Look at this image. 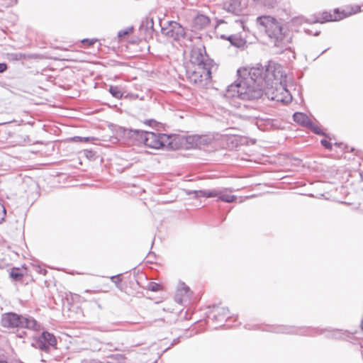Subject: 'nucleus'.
Segmentation results:
<instances>
[{"label":"nucleus","instance_id":"1","mask_svg":"<svg viewBox=\"0 0 363 363\" xmlns=\"http://www.w3.org/2000/svg\"><path fill=\"white\" fill-rule=\"evenodd\" d=\"M238 78L228 86L225 96L242 100H257L263 95V67H242L237 70Z\"/></svg>","mask_w":363,"mask_h":363},{"label":"nucleus","instance_id":"2","mask_svg":"<svg viewBox=\"0 0 363 363\" xmlns=\"http://www.w3.org/2000/svg\"><path fill=\"white\" fill-rule=\"evenodd\" d=\"M257 22L262 26L268 37L273 40L275 46H283L290 43L288 27L281 20L270 16H263L257 18Z\"/></svg>","mask_w":363,"mask_h":363},{"label":"nucleus","instance_id":"3","mask_svg":"<svg viewBox=\"0 0 363 363\" xmlns=\"http://www.w3.org/2000/svg\"><path fill=\"white\" fill-rule=\"evenodd\" d=\"M274 333L283 334H296L303 335H324L327 338L340 339L345 333L354 334L355 332L343 331L339 329H333L331 328H296L288 325H277L273 328Z\"/></svg>","mask_w":363,"mask_h":363},{"label":"nucleus","instance_id":"4","mask_svg":"<svg viewBox=\"0 0 363 363\" xmlns=\"http://www.w3.org/2000/svg\"><path fill=\"white\" fill-rule=\"evenodd\" d=\"M1 325L9 329L26 328L35 332L43 329V326L34 318L23 315L13 312L5 313L1 315Z\"/></svg>","mask_w":363,"mask_h":363},{"label":"nucleus","instance_id":"5","mask_svg":"<svg viewBox=\"0 0 363 363\" xmlns=\"http://www.w3.org/2000/svg\"><path fill=\"white\" fill-rule=\"evenodd\" d=\"M175 139V135L146 131L143 144L152 149H174L177 147L176 143H174Z\"/></svg>","mask_w":363,"mask_h":363},{"label":"nucleus","instance_id":"6","mask_svg":"<svg viewBox=\"0 0 363 363\" xmlns=\"http://www.w3.org/2000/svg\"><path fill=\"white\" fill-rule=\"evenodd\" d=\"M263 79L267 85L281 84L286 75L284 74L282 67L274 61H269L264 65Z\"/></svg>","mask_w":363,"mask_h":363},{"label":"nucleus","instance_id":"7","mask_svg":"<svg viewBox=\"0 0 363 363\" xmlns=\"http://www.w3.org/2000/svg\"><path fill=\"white\" fill-rule=\"evenodd\" d=\"M57 344V338L52 333L43 330L40 335L33 337L32 346L48 353L51 349H56Z\"/></svg>","mask_w":363,"mask_h":363},{"label":"nucleus","instance_id":"8","mask_svg":"<svg viewBox=\"0 0 363 363\" xmlns=\"http://www.w3.org/2000/svg\"><path fill=\"white\" fill-rule=\"evenodd\" d=\"M227 189H211V190H195L189 192V194H194L196 198L206 197L213 198L218 197V201L226 203H232L237 199L236 196L227 194Z\"/></svg>","mask_w":363,"mask_h":363},{"label":"nucleus","instance_id":"9","mask_svg":"<svg viewBox=\"0 0 363 363\" xmlns=\"http://www.w3.org/2000/svg\"><path fill=\"white\" fill-rule=\"evenodd\" d=\"M161 31L164 35L175 41L184 39L186 35L185 28L174 21H167L164 26H162Z\"/></svg>","mask_w":363,"mask_h":363},{"label":"nucleus","instance_id":"10","mask_svg":"<svg viewBox=\"0 0 363 363\" xmlns=\"http://www.w3.org/2000/svg\"><path fill=\"white\" fill-rule=\"evenodd\" d=\"M210 63H205L202 65L194 67L190 78L194 83L201 82L203 79L207 80L211 77V67Z\"/></svg>","mask_w":363,"mask_h":363},{"label":"nucleus","instance_id":"11","mask_svg":"<svg viewBox=\"0 0 363 363\" xmlns=\"http://www.w3.org/2000/svg\"><path fill=\"white\" fill-rule=\"evenodd\" d=\"M192 291L184 282H180L178 285L174 300L177 303L185 306L189 303Z\"/></svg>","mask_w":363,"mask_h":363},{"label":"nucleus","instance_id":"12","mask_svg":"<svg viewBox=\"0 0 363 363\" xmlns=\"http://www.w3.org/2000/svg\"><path fill=\"white\" fill-rule=\"evenodd\" d=\"M123 137L130 140L131 143H143L146 131L137 129H129L121 128L120 130Z\"/></svg>","mask_w":363,"mask_h":363},{"label":"nucleus","instance_id":"13","mask_svg":"<svg viewBox=\"0 0 363 363\" xmlns=\"http://www.w3.org/2000/svg\"><path fill=\"white\" fill-rule=\"evenodd\" d=\"M347 16V13H345V11H340L338 9L333 11V13L325 11L322 14L316 17L314 22L323 23L329 21H340Z\"/></svg>","mask_w":363,"mask_h":363},{"label":"nucleus","instance_id":"14","mask_svg":"<svg viewBox=\"0 0 363 363\" xmlns=\"http://www.w3.org/2000/svg\"><path fill=\"white\" fill-rule=\"evenodd\" d=\"M229 310L228 308L222 306H213L208 318L212 319L215 323H223L225 320H228L230 317L228 316Z\"/></svg>","mask_w":363,"mask_h":363},{"label":"nucleus","instance_id":"15","mask_svg":"<svg viewBox=\"0 0 363 363\" xmlns=\"http://www.w3.org/2000/svg\"><path fill=\"white\" fill-rule=\"evenodd\" d=\"M191 62L194 65V67L202 65L205 63L211 62L208 59V55H206L204 48L194 50L191 54Z\"/></svg>","mask_w":363,"mask_h":363},{"label":"nucleus","instance_id":"16","mask_svg":"<svg viewBox=\"0 0 363 363\" xmlns=\"http://www.w3.org/2000/svg\"><path fill=\"white\" fill-rule=\"evenodd\" d=\"M220 38V39L229 41L231 45L238 48L244 49L246 46L247 40L240 34H233L230 35L222 34Z\"/></svg>","mask_w":363,"mask_h":363},{"label":"nucleus","instance_id":"17","mask_svg":"<svg viewBox=\"0 0 363 363\" xmlns=\"http://www.w3.org/2000/svg\"><path fill=\"white\" fill-rule=\"evenodd\" d=\"M208 16L198 13L192 20L191 28L194 30H201L206 28L210 23Z\"/></svg>","mask_w":363,"mask_h":363},{"label":"nucleus","instance_id":"18","mask_svg":"<svg viewBox=\"0 0 363 363\" xmlns=\"http://www.w3.org/2000/svg\"><path fill=\"white\" fill-rule=\"evenodd\" d=\"M186 141L189 144L192 145L198 148H201L202 146L209 144L211 141V138L206 135H192L189 136L186 138Z\"/></svg>","mask_w":363,"mask_h":363},{"label":"nucleus","instance_id":"19","mask_svg":"<svg viewBox=\"0 0 363 363\" xmlns=\"http://www.w3.org/2000/svg\"><path fill=\"white\" fill-rule=\"evenodd\" d=\"M225 9L235 15H240L242 11L240 0H230L224 4Z\"/></svg>","mask_w":363,"mask_h":363},{"label":"nucleus","instance_id":"20","mask_svg":"<svg viewBox=\"0 0 363 363\" xmlns=\"http://www.w3.org/2000/svg\"><path fill=\"white\" fill-rule=\"evenodd\" d=\"M33 55L22 52H11L6 54V59L9 61H21L33 58Z\"/></svg>","mask_w":363,"mask_h":363},{"label":"nucleus","instance_id":"21","mask_svg":"<svg viewBox=\"0 0 363 363\" xmlns=\"http://www.w3.org/2000/svg\"><path fill=\"white\" fill-rule=\"evenodd\" d=\"M293 119L296 123H299L305 127H307L311 121L310 118L306 113L301 112L294 113L293 115Z\"/></svg>","mask_w":363,"mask_h":363},{"label":"nucleus","instance_id":"22","mask_svg":"<svg viewBox=\"0 0 363 363\" xmlns=\"http://www.w3.org/2000/svg\"><path fill=\"white\" fill-rule=\"evenodd\" d=\"M244 108H245V111L239 113L240 118L248 121L257 118V116H256V109L250 108L245 105L244 106Z\"/></svg>","mask_w":363,"mask_h":363},{"label":"nucleus","instance_id":"23","mask_svg":"<svg viewBox=\"0 0 363 363\" xmlns=\"http://www.w3.org/2000/svg\"><path fill=\"white\" fill-rule=\"evenodd\" d=\"M23 273L20 268L13 267L9 272L10 277L15 281H18L23 277Z\"/></svg>","mask_w":363,"mask_h":363},{"label":"nucleus","instance_id":"24","mask_svg":"<svg viewBox=\"0 0 363 363\" xmlns=\"http://www.w3.org/2000/svg\"><path fill=\"white\" fill-rule=\"evenodd\" d=\"M307 128L318 135H326V134L321 130V128L315 125L312 121L308 125Z\"/></svg>","mask_w":363,"mask_h":363},{"label":"nucleus","instance_id":"25","mask_svg":"<svg viewBox=\"0 0 363 363\" xmlns=\"http://www.w3.org/2000/svg\"><path fill=\"white\" fill-rule=\"evenodd\" d=\"M307 128L318 135H326V134L321 130V128L315 125L312 121L308 125Z\"/></svg>","mask_w":363,"mask_h":363},{"label":"nucleus","instance_id":"26","mask_svg":"<svg viewBox=\"0 0 363 363\" xmlns=\"http://www.w3.org/2000/svg\"><path fill=\"white\" fill-rule=\"evenodd\" d=\"M109 92L113 97L116 99H121L123 95L120 88L116 86H110Z\"/></svg>","mask_w":363,"mask_h":363},{"label":"nucleus","instance_id":"27","mask_svg":"<svg viewBox=\"0 0 363 363\" xmlns=\"http://www.w3.org/2000/svg\"><path fill=\"white\" fill-rule=\"evenodd\" d=\"M134 30L133 26L127 27L123 30H121L118 32V38L120 39L124 38L129 34H130Z\"/></svg>","mask_w":363,"mask_h":363},{"label":"nucleus","instance_id":"28","mask_svg":"<svg viewBox=\"0 0 363 363\" xmlns=\"http://www.w3.org/2000/svg\"><path fill=\"white\" fill-rule=\"evenodd\" d=\"M161 289V286L159 284L153 281H150L147 284V289L151 291H158Z\"/></svg>","mask_w":363,"mask_h":363},{"label":"nucleus","instance_id":"29","mask_svg":"<svg viewBox=\"0 0 363 363\" xmlns=\"http://www.w3.org/2000/svg\"><path fill=\"white\" fill-rule=\"evenodd\" d=\"M110 279H111V281L116 284L117 288H118V289L121 288L120 283L122 281L121 274H117V275L112 276L110 277Z\"/></svg>","mask_w":363,"mask_h":363},{"label":"nucleus","instance_id":"30","mask_svg":"<svg viewBox=\"0 0 363 363\" xmlns=\"http://www.w3.org/2000/svg\"><path fill=\"white\" fill-rule=\"evenodd\" d=\"M253 1L267 7L273 6V0H253Z\"/></svg>","mask_w":363,"mask_h":363},{"label":"nucleus","instance_id":"31","mask_svg":"<svg viewBox=\"0 0 363 363\" xmlns=\"http://www.w3.org/2000/svg\"><path fill=\"white\" fill-rule=\"evenodd\" d=\"M96 41H97V40L95 38H93V39L84 38V39L82 40L81 42L83 45H86L87 47H90V46L93 45Z\"/></svg>","mask_w":363,"mask_h":363},{"label":"nucleus","instance_id":"32","mask_svg":"<svg viewBox=\"0 0 363 363\" xmlns=\"http://www.w3.org/2000/svg\"><path fill=\"white\" fill-rule=\"evenodd\" d=\"M6 211L4 205L0 203V223H1L6 217Z\"/></svg>","mask_w":363,"mask_h":363},{"label":"nucleus","instance_id":"33","mask_svg":"<svg viewBox=\"0 0 363 363\" xmlns=\"http://www.w3.org/2000/svg\"><path fill=\"white\" fill-rule=\"evenodd\" d=\"M320 143L321 145L326 149L328 150H331L332 149V144L328 141L327 140L325 139H322L320 140Z\"/></svg>","mask_w":363,"mask_h":363},{"label":"nucleus","instance_id":"34","mask_svg":"<svg viewBox=\"0 0 363 363\" xmlns=\"http://www.w3.org/2000/svg\"><path fill=\"white\" fill-rule=\"evenodd\" d=\"M153 26H154V23H153V20L152 18L146 20L145 26L147 28H150L152 30H154Z\"/></svg>","mask_w":363,"mask_h":363},{"label":"nucleus","instance_id":"35","mask_svg":"<svg viewBox=\"0 0 363 363\" xmlns=\"http://www.w3.org/2000/svg\"><path fill=\"white\" fill-rule=\"evenodd\" d=\"M84 155L87 158L91 159L95 156V152L92 150H84Z\"/></svg>","mask_w":363,"mask_h":363},{"label":"nucleus","instance_id":"36","mask_svg":"<svg viewBox=\"0 0 363 363\" xmlns=\"http://www.w3.org/2000/svg\"><path fill=\"white\" fill-rule=\"evenodd\" d=\"M236 23H239V25L242 27L243 30H246V26L245 24V21L242 18H238L235 21Z\"/></svg>","mask_w":363,"mask_h":363},{"label":"nucleus","instance_id":"37","mask_svg":"<svg viewBox=\"0 0 363 363\" xmlns=\"http://www.w3.org/2000/svg\"><path fill=\"white\" fill-rule=\"evenodd\" d=\"M8 69V65L5 62H0V74L4 73Z\"/></svg>","mask_w":363,"mask_h":363},{"label":"nucleus","instance_id":"38","mask_svg":"<svg viewBox=\"0 0 363 363\" xmlns=\"http://www.w3.org/2000/svg\"><path fill=\"white\" fill-rule=\"evenodd\" d=\"M74 140L75 141H80V142H82V141H84V142H89V141L90 140V138H89V137H84V138H83V137L76 136V137H74Z\"/></svg>","mask_w":363,"mask_h":363},{"label":"nucleus","instance_id":"39","mask_svg":"<svg viewBox=\"0 0 363 363\" xmlns=\"http://www.w3.org/2000/svg\"><path fill=\"white\" fill-rule=\"evenodd\" d=\"M36 272L38 273L43 274V275H45L47 274V272H48V271L45 268H43V267H42L40 266H37L36 267Z\"/></svg>","mask_w":363,"mask_h":363},{"label":"nucleus","instance_id":"40","mask_svg":"<svg viewBox=\"0 0 363 363\" xmlns=\"http://www.w3.org/2000/svg\"><path fill=\"white\" fill-rule=\"evenodd\" d=\"M361 8H362V6H357L355 7V10H354L352 11L347 12V13L345 11V13H347V16H348L351 15L352 13H356L359 12L361 11Z\"/></svg>","mask_w":363,"mask_h":363},{"label":"nucleus","instance_id":"41","mask_svg":"<svg viewBox=\"0 0 363 363\" xmlns=\"http://www.w3.org/2000/svg\"><path fill=\"white\" fill-rule=\"evenodd\" d=\"M85 363H111L110 362H102L99 360H97V359H91V360H89Z\"/></svg>","mask_w":363,"mask_h":363},{"label":"nucleus","instance_id":"42","mask_svg":"<svg viewBox=\"0 0 363 363\" xmlns=\"http://www.w3.org/2000/svg\"><path fill=\"white\" fill-rule=\"evenodd\" d=\"M225 23V21L223 19H219L217 21V26L220 25V23Z\"/></svg>","mask_w":363,"mask_h":363},{"label":"nucleus","instance_id":"43","mask_svg":"<svg viewBox=\"0 0 363 363\" xmlns=\"http://www.w3.org/2000/svg\"><path fill=\"white\" fill-rule=\"evenodd\" d=\"M147 122L150 125H151L152 123H155V121L154 120H150Z\"/></svg>","mask_w":363,"mask_h":363},{"label":"nucleus","instance_id":"44","mask_svg":"<svg viewBox=\"0 0 363 363\" xmlns=\"http://www.w3.org/2000/svg\"><path fill=\"white\" fill-rule=\"evenodd\" d=\"M329 48H327V49L324 50L323 51H322V52L320 54V55L323 54L324 52H325Z\"/></svg>","mask_w":363,"mask_h":363},{"label":"nucleus","instance_id":"45","mask_svg":"<svg viewBox=\"0 0 363 363\" xmlns=\"http://www.w3.org/2000/svg\"><path fill=\"white\" fill-rule=\"evenodd\" d=\"M319 33H320V32H319V31H316V32L314 33V35L317 36V35H319Z\"/></svg>","mask_w":363,"mask_h":363},{"label":"nucleus","instance_id":"46","mask_svg":"<svg viewBox=\"0 0 363 363\" xmlns=\"http://www.w3.org/2000/svg\"><path fill=\"white\" fill-rule=\"evenodd\" d=\"M361 328L363 330V318L362 319V322H361Z\"/></svg>","mask_w":363,"mask_h":363},{"label":"nucleus","instance_id":"47","mask_svg":"<svg viewBox=\"0 0 363 363\" xmlns=\"http://www.w3.org/2000/svg\"><path fill=\"white\" fill-rule=\"evenodd\" d=\"M177 341V340H174V342L172 345H173L174 343H176Z\"/></svg>","mask_w":363,"mask_h":363}]
</instances>
